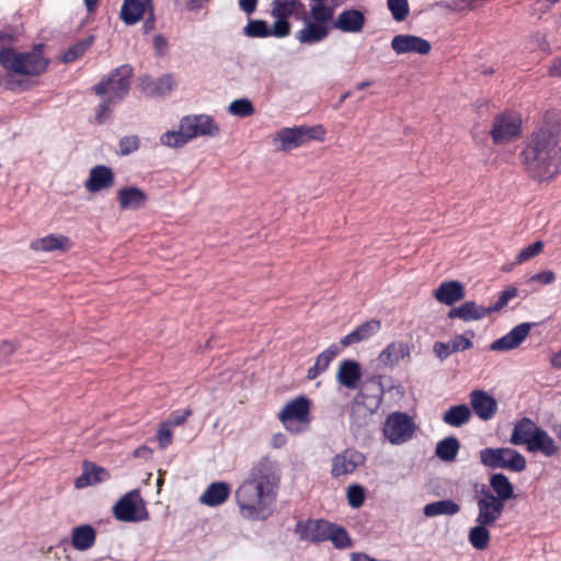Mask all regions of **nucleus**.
<instances>
[{"mask_svg":"<svg viewBox=\"0 0 561 561\" xmlns=\"http://www.w3.org/2000/svg\"><path fill=\"white\" fill-rule=\"evenodd\" d=\"M279 488L276 463L267 457L255 461L234 492L242 518L251 522L272 516Z\"/></svg>","mask_w":561,"mask_h":561,"instance_id":"nucleus-1","label":"nucleus"},{"mask_svg":"<svg viewBox=\"0 0 561 561\" xmlns=\"http://www.w3.org/2000/svg\"><path fill=\"white\" fill-rule=\"evenodd\" d=\"M271 14L275 18V31L278 38L286 37L290 33L288 18L302 22V27L296 32L295 38L301 45H316L324 41L330 32V12L321 4L307 10L301 0H273Z\"/></svg>","mask_w":561,"mask_h":561,"instance_id":"nucleus-2","label":"nucleus"},{"mask_svg":"<svg viewBox=\"0 0 561 561\" xmlns=\"http://www.w3.org/2000/svg\"><path fill=\"white\" fill-rule=\"evenodd\" d=\"M520 157L525 170L531 178L538 181L552 179L559 173L560 167L558 129L553 126H543L534 131Z\"/></svg>","mask_w":561,"mask_h":561,"instance_id":"nucleus-3","label":"nucleus"},{"mask_svg":"<svg viewBox=\"0 0 561 561\" xmlns=\"http://www.w3.org/2000/svg\"><path fill=\"white\" fill-rule=\"evenodd\" d=\"M49 60L43 54V45H36L31 50L20 51L13 47L0 49V66L7 71V87L11 91H24L30 88L25 78L43 75Z\"/></svg>","mask_w":561,"mask_h":561,"instance_id":"nucleus-4","label":"nucleus"},{"mask_svg":"<svg viewBox=\"0 0 561 561\" xmlns=\"http://www.w3.org/2000/svg\"><path fill=\"white\" fill-rule=\"evenodd\" d=\"M278 419L291 434L307 431L311 422L309 399L299 396L288 401L279 411Z\"/></svg>","mask_w":561,"mask_h":561,"instance_id":"nucleus-5","label":"nucleus"},{"mask_svg":"<svg viewBox=\"0 0 561 561\" xmlns=\"http://www.w3.org/2000/svg\"><path fill=\"white\" fill-rule=\"evenodd\" d=\"M480 461L491 469H507L520 472L526 468L525 457L513 448H483L479 453Z\"/></svg>","mask_w":561,"mask_h":561,"instance_id":"nucleus-6","label":"nucleus"},{"mask_svg":"<svg viewBox=\"0 0 561 561\" xmlns=\"http://www.w3.org/2000/svg\"><path fill=\"white\" fill-rule=\"evenodd\" d=\"M324 129L321 125L285 127L277 131L275 140L279 141V149L290 151L309 140H323Z\"/></svg>","mask_w":561,"mask_h":561,"instance_id":"nucleus-7","label":"nucleus"},{"mask_svg":"<svg viewBox=\"0 0 561 561\" xmlns=\"http://www.w3.org/2000/svg\"><path fill=\"white\" fill-rule=\"evenodd\" d=\"M131 68L127 65L116 68L107 78L94 85L99 96L108 95L110 100L122 101L130 87Z\"/></svg>","mask_w":561,"mask_h":561,"instance_id":"nucleus-8","label":"nucleus"},{"mask_svg":"<svg viewBox=\"0 0 561 561\" xmlns=\"http://www.w3.org/2000/svg\"><path fill=\"white\" fill-rule=\"evenodd\" d=\"M114 517L124 523H138L148 519V511L140 491L135 489L123 495L113 506Z\"/></svg>","mask_w":561,"mask_h":561,"instance_id":"nucleus-9","label":"nucleus"},{"mask_svg":"<svg viewBox=\"0 0 561 561\" xmlns=\"http://www.w3.org/2000/svg\"><path fill=\"white\" fill-rule=\"evenodd\" d=\"M415 424L405 413L393 412L385 421L382 433L392 445H402L413 437Z\"/></svg>","mask_w":561,"mask_h":561,"instance_id":"nucleus-10","label":"nucleus"},{"mask_svg":"<svg viewBox=\"0 0 561 561\" xmlns=\"http://www.w3.org/2000/svg\"><path fill=\"white\" fill-rule=\"evenodd\" d=\"M474 499L478 508L476 522L494 526L504 512L505 503L494 497V493L485 484L476 491Z\"/></svg>","mask_w":561,"mask_h":561,"instance_id":"nucleus-11","label":"nucleus"},{"mask_svg":"<svg viewBox=\"0 0 561 561\" xmlns=\"http://www.w3.org/2000/svg\"><path fill=\"white\" fill-rule=\"evenodd\" d=\"M522 118L516 113H502L494 118L491 135L496 145L508 142L519 136Z\"/></svg>","mask_w":561,"mask_h":561,"instance_id":"nucleus-12","label":"nucleus"},{"mask_svg":"<svg viewBox=\"0 0 561 561\" xmlns=\"http://www.w3.org/2000/svg\"><path fill=\"white\" fill-rule=\"evenodd\" d=\"M180 123L190 141L204 136L215 137L220 131L215 119L206 114L186 115Z\"/></svg>","mask_w":561,"mask_h":561,"instance_id":"nucleus-13","label":"nucleus"},{"mask_svg":"<svg viewBox=\"0 0 561 561\" xmlns=\"http://www.w3.org/2000/svg\"><path fill=\"white\" fill-rule=\"evenodd\" d=\"M365 461L363 453L347 448L332 458L330 473L333 478L352 474L358 467L364 466Z\"/></svg>","mask_w":561,"mask_h":561,"instance_id":"nucleus-14","label":"nucleus"},{"mask_svg":"<svg viewBox=\"0 0 561 561\" xmlns=\"http://www.w3.org/2000/svg\"><path fill=\"white\" fill-rule=\"evenodd\" d=\"M391 48L398 55L403 54H420L426 55L431 51L432 45L431 43L416 35L411 34H400L396 35L391 39Z\"/></svg>","mask_w":561,"mask_h":561,"instance_id":"nucleus-15","label":"nucleus"},{"mask_svg":"<svg viewBox=\"0 0 561 561\" xmlns=\"http://www.w3.org/2000/svg\"><path fill=\"white\" fill-rule=\"evenodd\" d=\"M329 529L330 523L322 519H309L298 522L295 531L301 540L321 542L328 540Z\"/></svg>","mask_w":561,"mask_h":561,"instance_id":"nucleus-16","label":"nucleus"},{"mask_svg":"<svg viewBox=\"0 0 561 561\" xmlns=\"http://www.w3.org/2000/svg\"><path fill=\"white\" fill-rule=\"evenodd\" d=\"M531 324L524 322L514 327L502 337L493 341L490 345L491 351L506 352L518 347L528 336Z\"/></svg>","mask_w":561,"mask_h":561,"instance_id":"nucleus-17","label":"nucleus"},{"mask_svg":"<svg viewBox=\"0 0 561 561\" xmlns=\"http://www.w3.org/2000/svg\"><path fill=\"white\" fill-rule=\"evenodd\" d=\"M366 18L360 10H343L336 19L333 18L331 28H336L343 33H359L365 25Z\"/></svg>","mask_w":561,"mask_h":561,"instance_id":"nucleus-18","label":"nucleus"},{"mask_svg":"<svg viewBox=\"0 0 561 561\" xmlns=\"http://www.w3.org/2000/svg\"><path fill=\"white\" fill-rule=\"evenodd\" d=\"M115 183V175L110 167L99 164L89 172L84 186L90 193H98L111 188Z\"/></svg>","mask_w":561,"mask_h":561,"instance_id":"nucleus-19","label":"nucleus"},{"mask_svg":"<svg viewBox=\"0 0 561 561\" xmlns=\"http://www.w3.org/2000/svg\"><path fill=\"white\" fill-rule=\"evenodd\" d=\"M470 404L473 412L483 421L491 420L497 410L496 400L483 390L470 393Z\"/></svg>","mask_w":561,"mask_h":561,"instance_id":"nucleus-20","label":"nucleus"},{"mask_svg":"<svg viewBox=\"0 0 561 561\" xmlns=\"http://www.w3.org/2000/svg\"><path fill=\"white\" fill-rule=\"evenodd\" d=\"M491 314L489 307L477 305L472 300L465 301L448 311L449 319H460L465 322L478 321Z\"/></svg>","mask_w":561,"mask_h":561,"instance_id":"nucleus-21","label":"nucleus"},{"mask_svg":"<svg viewBox=\"0 0 561 561\" xmlns=\"http://www.w3.org/2000/svg\"><path fill=\"white\" fill-rule=\"evenodd\" d=\"M231 493L227 482L217 481L210 483L199 496V502L208 507H216L224 504Z\"/></svg>","mask_w":561,"mask_h":561,"instance_id":"nucleus-22","label":"nucleus"},{"mask_svg":"<svg viewBox=\"0 0 561 561\" xmlns=\"http://www.w3.org/2000/svg\"><path fill=\"white\" fill-rule=\"evenodd\" d=\"M466 296L463 285L458 280L443 282L434 291V297L440 304L453 306Z\"/></svg>","mask_w":561,"mask_h":561,"instance_id":"nucleus-23","label":"nucleus"},{"mask_svg":"<svg viewBox=\"0 0 561 561\" xmlns=\"http://www.w3.org/2000/svg\"><path fill=\"white\" fill-rule=\"evenodd\" d=\"M362 378L360 365L353 359L342 360L336 373V380L347 389H356Z\"/></svg>","mask_w":561,"mask_h":561,"instance_id":"nucleus-24","label":"nucleus"},{"mask_svg":"<svg viewBox=\"0 0 561 561\" xmlns=\"http://www.w3.org/2000/svg\"><path fill=\"white\" fill-rule=\"evenodd\" d=\"M71 546L77 551L90 550L96 541V530L90 524H81L71 529Z\"/></svg>","mask_w":561,"mask_h":561,"instance_id":"nucleus-25","label":"nucleus"},{"mask_svg":"<svg viewBox=\"0 0 561 561\" xmlns=\"http://www.w3.org/2000/svg\"><path fill=\"white\" fill-rule=\"evenodd\" d=\"M527 450L539 451L546 457H551L557 453L558 447L554 439L545 430L538 427L527 444Z\"/></svg>","mask_w":561,"mask_h":561,"instance_id":"nucleus-26","label":"nucleus"},{"mask_svg":"<svg viewBox=\"0 0 561 561\" xmlns=\"http://www.w3.org/2000/svg\"><path fill=\"white\" fill-rule=\"evenodd\" d=\"M117 198L121 208L123 209H138L147 202V194L139 187L127 186L123 187L117 193Z\"/></svg>","mask_w":561,"mask_h":561,"instance_id":"nucleus-27","label":"nucleus"},{"mask_svg":"<svg viewBox=\"0 0 561 561\" xmlns=\"http://www.w3.org/2000/svg\"><path fill=\"white\" fill-rule=\"evenodd\" d=\"M381 328L379 320H369L364 322L363 324L358 325L355 330H353L351 333L345 335L341 340L342 346H348L358 342H362L376 333L379 332Z\"/></svg>","mask_w":561,"mask_h":561,"instance_id":"nucleus-28","label":"nucleus"},{"mask_svg":"<svg viewBox=\"0 0 561 561\" xmlns=\"http://www.w3.org/2000/svg\"><path fill=\"white\" fill-rule=\"evenodd\" d=\"M147 11V0H124L121 8V19L125 24L134 25L144 18Z\"/></svg>","mask_w":561,"mask_h":561,"instance_id":"nucleus-29","label":"nucleus"},{"mask_svg":"<svg viewBox=\"0 0 561 561\" xmlns=\"http://www.w3.org/2000/svg\"><path fill=\"white\" fill-rule=\"evenodd\" d=\"M108 478V472L101 467L85 463L83 468V472L81 476H79L76 481L75 485L78 489H83L92 484H96L100 482L105 481Z\"/></svg>","mask_w":561,"mask_h":561,"instance_id":"nucleus-30","label":"nucleus"},{"mask_svg":"<svg viewBox=\"0 0 561 561\" xmlns=\"http://www.w3.org/2000/svg\"><path fill=\"white\" fill-rule=\"evenodd\" d=\"M340 353V347L336 344L330 345L325 351L320 353L316 359L313 366H311L307 371V378L309 380L316 379L322 373H324L334 357Z\"/></svg>","mask_w":561,"mask_h":561,"instance_id":"nucleus-31","label":"nucleus"},{"mask_svg":"<svg viewBox=\"0 0 561 561\" xmlns=\"http://www.w3.org/2000/svg\"><path fill=\"white\" fill-rule=\"evenodd\" d=\"M489 488L494 493V497L503 503L514 497V486L503 473H493L490 477Z\"/></svg>","mask_w":561,"mask_h":561,"instance_id":"nucleus-32","label":"nucleus"},{"mask_svg":"<svg viewBox=\"0 0 561 561\" xmlns=\"http://www.w3.org/2000/svg\"><path fill=\"white\" fill-rule=\"evenodd\" d=\"M410 356V347L404 342H392L380 353L379 360L386 366H393Z\"/></svg>","mask_w":561,"mask_h":561,"instance_id":"nucleus-33","label":"nucleus"},{"mask_svg":"<svg viewBox=\"0 0 561 561\" xmlns=\"http://www.w3.org/2000/svg\"><path fill=\"white\" fill-rule=\"evenodd\" d=\"M538 430V426L535 422L528 417H523L519 420L513 428V433L511 436V443L513 445H526L530 442L531 436Z\"/></svg>","mask_w":561,"mask_h":561,"instance_id":"nucleus-34","label":"nucleus"},{"mask_svg":"<svg viewBox=\"0 0 561 561\" xmlns=\"http://www.w3.org/2000/svg\"><path fill=\"white\" fill-rule=\"evenodd\" d=\"M461 507L453 500H440L428 503L423 508V514L426 517H435L439 515L453 516L460 512Z\"/></svg>","mask_w":561,"mask_h":561,"instance_id":"nucleus-35","label":"nucleus"},{"mask_svg":"<svg viewBox=\"0 0 561 561\" xmlns=\"http://www.w3.org/2000/svg\"><path fill=\"white\" fill-rule=\"evenodd\" d=\"M489 527L491 525L476 522V525L470 528L468 533V541L469 543L477 550H484L491 540V535Z\"/></svg>","mask_w":561,"mask_h":561,"instance_id":"nucleus-36","label":"nucleus"},{"mask_svg":"<svg viewBox=\"0 0 561 561\" xmlns=\"http://www.w3.org/2000/svg\"><path fill=\"white\" fill-rule=\"evenodd\" d=\"M70 241L65 236L49 234L44 238L37 239L31 243L34 251H55L65 250L69 247Z\"/></svg>","mask_w":561,"mask_h":561,"instance_id":"nucleus-37","label":"nucleus"},{"mask_svg":"<svg viewBox=\"0 0 561 561\" xmlns=\"http://www.w3.org/2000/svg\"><path fill=\"white\" fill-rule=\"evenodd\" d=\"M471 410L466 404L453 405L443 415V421L454 427H460L468 423Z\"/></svg>","mask_w":561,"mask_h":561,"instance_id":"nucleus-38","label":"nucleus"},{"mask_svg":"<svg viewBox=\"0 0 561 561\" xmlns=\"http://www.w3.org/2000/svg\"><path fill=\"white\" fill-rule=\"evenodd\" d=\"M460 449V443L455 436L439 440L435 448L436 456L443 461H454Z\"/></svg>","mask_w":561,"mask_h":561,"instance_id":"nucleus-39","label":"nucleus"},{"mask_svg":"<svg viewBox=\"0 0 561 561\" xmlns=\"http://www.w3.org/2000/svg\"><path fill=\"white\" fill-rule=\"evenodd\" d=\"M244 35L253 38H265L270 36H274L278 38V35L275 31V23L273 26H268V24L263 20H250L248 24L243 28Z\"/></svg>","mask_w":561,"mask_h":561,"instance_id":"nucleus-40","label":"nucleus"},{"mask_svg":"<svg viewBox=\"0 0 561 561\" xmlns=\"http://www.w3.org/2000/svg\"><path fill=\"white\" fill-rule=\"evenodd\" d=\"M188 138L183 130L182 124L180 123L178 130H168L160 137L161 145L169 148H179L188 142Z\"/></svg>","mask_w":561,"mask_h":561,"instance_id":"nucleus-41","label":"nucleus"},{"mask_svg":"<svg viewBox=\"0 0 561 561\" xmlns=\"http://www.w3.org/2000/svg\"><path fill=\"white\" fill-rule=\"evenodd\" d=\"M174 84L172 76L164 75L156 80L152 89L148 90L144 87V93L148 96H165L173 90Z\"/></svg>","mask_w":561,"mask_h":561,"instance_id":"nucleus-42","label":"nucleus"},{"mask_svg":"<svg viewBox=\"0 0 561 561\" xmlns=\"http://www.w3.org/2000/svg\"><path fill=\"white\" fill-rule=\"evenodd\" d=\"M328 540H331L337 549H345L352 546V540L347 531L343 527L331 523L328 531Z\"/></svg>","mask_w":561,"mask_h":561,"instance_id":"nucleus-43","label":"nucleus"},{"mask_svg":"<svg viewBox=\"0 0 561 561\" xmlns=\"http://www.w3.org/2000/svg\"><path fill=\"white\" fill-rule=\"evenodd\" d=\"M228 111L237 117H249L254 113V106L249 99H238L229 104Z\"/></svg>","mask_w":561,"mask_h":561,"instance_id":"nucleus-44","label":"nucleus"},{"mask_svg":"<svg viewBox=\"0 0 561 561\" xmlns=\"http://www.w3.org/2000/svg\"><path fill=\"white\" fill-rule=\"evenodd\" d=\"M387 7L397 22L404 21L410 12L408 0H387Z\"/></svg>","mask_w":561,"mask_h":561,"instance_id":"nucleus-45","label":"nucleus"},{"mask_svg":"<svg viewBox=\"0 0 561 561\" xmlns=\"http://www.w3.org/2000/svg\"><path fill=\"white\" fill-rule=\"evenodd\" d=\"M474 336L473 331L455 335L450 341V350L453 353L463 352L472 347L471 339Z\"/></svg>","mask_w":561,"mask_h":561,"instance_id":"nucleus-46","label":"nucleus"},{"mask_svg":"<svg viewBox=\"0 0 561 561\" xmlns=\"http://www.w3.org/2000/svg\"><path fill=\"white\" fill-rule=\"evenodd\" d=\"M140 147V139L137 135L125 136L119 139L118 154L128 156L137 151Z\"/></svg>","mask_w":561,"mask_h":561,"instance_id":"nucleus-47","label":"nucleus"},{"mask_svg":"<svg viewBox=\"0 0 561 561\" xmlns=\"http://www.w3.org/2000/svg\"><path fill=\"white\" fill-rule=\"evenodd\" d=\"M346 497L351 507L358 508L364 504L365 490L359 484H352L347 488Z\"/></svg>","mask_w":561,"mask_h":561,"instance_id":"nucleus-48","label":"nucleus"},{"mask_svg":"<svg viewBox=\"0 0 561 561\" xmlns=\"http://www.w3.org/2000/svg\"><path fill=\"white\" fill-rule=\"evenodd\" d=\"M517 296V289L515 287H508L505 290H503L497 298V300L489 306L490 312H497L501 309H503L511 299L515 298Z\"/></svg>","mask_w":561,"mask_h":561,"instance_id":"nucleus-49","label":"nucleus"},{"mask_svg":"<svg viewBox=\"0 0 561 561\" xmlns=\"http://www.w3.org/2000/svg\"><path fill=\"white\" fill-rule=\"evenodd\" d=\"M543 249V243L541 241H536L533 244L524 248L516 256L517 263H524L536 255H538Z\"/></svg>","mask_w":561,"mask_h":561,"instance_id":"nucleus-50","label":"nucleus"},{"mask_svg":"<svg viewBox=\"0 0 561 561\" xmlns=\"http://www.w3.org/2000/svg\"><path fill=\"white\" fill-rule=\"evenodd\" d=\"M89 47V43L87 42H80L70 48H68L64 55H62V61L64 62H73L77 60L80 56L84 54L87 48Z\"/></svg>","mask_w":561,"mask_h":561,"instance_id":"nucleus-51","label":"nucleus"},{"mask_svg":"<svg viewBox=\"0 0 561 561\" xmlns=\"http://www.w3.org/2000/svg\"><path fill=\"white\" fill-rule=\"evenodd\" d=\"M157 435L161 449L167 448L172 443L173 434L170 424H167L165 422L161 423Z\"/></svg>","mask_w":561,"mask_h":561,"instance_id":"nucleus-52","label":"nucleus"},{"mask_svg":"<svg viewBox=\"0 0 561 561\" xmlns=\"http://www.w3.org/2000/svg\"><path fill=\"white\" fill-rule=\"evenodd\" d=\"M192 411L190 409L185 410H178L171 413L169 419L165 421L167 424H170V426H180L191 416Z\"/></svg>","mask_w":561,"mask_h":561,"instance_id":"nucleus-53","label":"nucleus"},{"mask_svg":"<svg viewBox=\"0 0 561 561\" xmlns=\"http://www.w3.org/2000/svg\"><path fill=\"white\" fill-rule=\"evenodd\" d=\"M115 100H110V98H106L98 107L95 113V119L99 124H103L108 115H110V106L112 103H115Z\"/></svg>","mask_w":561,"mask_h":561,"instance_id":"nucleus-54","label":"nucleus"},{"mask_svg":"<svg viewBox=\"0 0 561 561\" xmlns=\"http://www.w3.org/2000/svg\"><path fill=\"white\" fill-rule=\"evenodd\" d=\"M433 352L437 358L440 360H445L447 357H449L453 354V351L450 350L449 342H435L433 346Z\"/></svg>","mask_w":561,"mask_h":561,"instance_id":"nucleus-55","label":"nucleus"},{"mask_svg":"<svg viewBox=\"0 0 561 561\" xmlns=\"http://www.w3.org/2000/svg\"><path fill=\"white\" fill-rule=\"evenodd\" d=\"M531 280L549 285L556 280V274L552 271H542L540 273L535 274L531 277Z\"/></svg>","mask_w":561,"mask_h":561,"instance_id":"nucleus-56","label":"nucleus"},{"mask_svg":"<svg viewBox=\"0 0 561 561\" xmlns=\"http://www.w3.org/2000/svg\"><path fill=\"white\" fill-rule=\"evenodd\" d=\"M15 346L13 343L4 342L0 347V366L8 362V356L13 354Z\"/></svg>","mask_w":561,"mask_h":561,"instance_id":"nucleus-57","label":"nucleus"},{"mask_svg":"<svg viewBox=\"0 0 561 561\" xmlns=\"http://www.w3.org/2000/svg\"><path fill=\"white\" fill-rule=\"evenodd\" d=\"M259 0H238L239 8L245 14L251 15L255 12Z\"/></svg>","mask_w":561,"mask_h":561,"instance_id":"nucleus-58","label":"nucleus"},{"mask_svg":"<svg viewBox=\"0 0 561 561\" xmlns=\"http://www.w3.org/2000/svg\"><path fill=\"white\" fill-rule=\"evenodd\" d=\"M148 4V18L145 21L144 27L146 32L151 31L154 27V14H153V5L152 0H147Z\"/></svg>","mask_w":561,"mask_h":561,"instance_id":"nucleus-59","label":"nucleus"},{"mask_svg":"<svg viewBox=\"0 0 561 561\" xmlns=\"http://www.w3.org/2000/svg\"><path fill=\"white\" fill-rule=\"evenodd\" d=\"M558 1L559 0H537L536 5H538V7H535L534 11L538 12V13H543L547 10H549L550 7L554 3H557Z\"/></svg>","mask_w":561,"mask_h":561,"instance_id":"nucleus-60","label":"nucleus"},{"mask_svg":"<svg viewBox=\"0 0 561 561\" xmlns=\"http://www.w3.org/2000/svg\"><path fill=\"white\" fill-rule=\"evenodd\" d=\"M287 438L283 433H276L273 435L271 444L274 448H280L285 446Z\"/></svg>","mask_w":561,"mask_h":561,"instance_id":"nucleus-61","label":"nucleus"},{"mask_svg":"<svg viewBox=\"0 0 561 561\" xmlns=\"http://www.w3.org/2000/svg\"><path fill=\"white\" fill-rule=\"evenodd\" d=\"M549 73L552 77H561V56L553 60L549 68Z\"/></svg>","mask_w":561,"mask_h":561,"instance_id":"nucleus-62","label":"nucleus"},{"mask_svg":"<svg viewBox=\"0 0 561 561\" xmlns=\"http://www.w3.org/2000/svg\"><path fill=\"white\" fill-rule=\"evenodd\" d=\"M153 44L156 49L162 50L167 47V41L162 35H157L153 38Z\"/></svg>","mask_w":561,"mask_h":561,"instance_id":"nucleus-63","label":"nucleus"},{"mask_svg":"<svg viewBox=\"0 0 561 561\" xmlns=\"http://www.w3.org/2000/svg\"><path fill=\"white\" fill-rule=\"evenodd\" d=\"M550 364L553 368L561 369V350L551 357Z\"/></svg>","mask_w":561,"mask_h":561,"instance_id":"nucleus-64","label":"nucleus"}]
</instances>
